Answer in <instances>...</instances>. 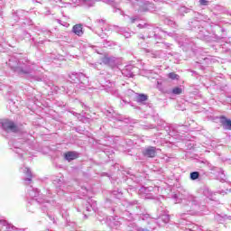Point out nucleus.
<instances>
[{"label":"nucleus","instance_id":"obj_3","mask_svg":"<svg viewBox=\"0 0 231 231\" xmlns=\"http://www.w3.org/2000/svg\"><path fill=\"white\" fill-rule=\"evenodd\" d=\"M71 84H76L78 89H86L89 86V79L83 73L73 72L69 75Z\"/></svg>","mask_w":231,"mask_h":231},{"label":"nucleus","instance_id":"obj_47","mask_svg":"<svg viewBox=\"0 0 231 231\" xmlns=\"http://www.w3.org/2000/svg\"><path fill=\"white\" fill-rule=\"evenodd\" d=\"M0 86H1V81H0Z\"/></svg>","mask_w":231,"mask_h":231},{"label":"nucleus","instance_id":"obj_31","mask_svg":"<svg viewBox=\"0 0 231 231\" xmlns=\"http://www.w3.org/2000/svg\"><path fill=\"white\" fill-rule=\"evenodd\" d=\"M97 23H98L102 32H104V27H102V26H104V24H106V21L101 19V20H97Z\"/></svg>","mask_w":231,"mask_h":231},{"label":"nucleus","instance_id":"obj_25","mask_svg":"<svg viewBox=\"0 0 231 231\" xmlns=\"http://www.w3.org/2000/svg\"><path fill=\"white\" fill-rule=\"evenodd\" d=\"M168 78H170L171 80H179L180 79V76L174 72L169 73Z\"/></svg>","mask_w":231,"mask_h":231},{"label":"nucleus","instance_id":"obj_2","mask_svg":"<svg viewBox=\"0 0 231 231\" xmlns=\"http://www.w3.org/2000/svg\"><path fill=\"white\" fill-rule=\"evenodd\" d=\"M28 195L30 198H36L34 200H32V205L35 206L37 203L39 205H42V212H48V208L51 207V205L55 204L54 200H48L44 199V195H40L39 194V189H35L32 186H30L28 189Z\"/></svg>","mask_w":231,"mask_h":231},{"label":"nucleus","instance_id":"obj_7","mask_svg":"<svg viewBox=\"0 0 231 231\" xmlns=\"http://www.w3.org/2000/svg\"><path fill=\"white\" fill-rule=\"evenodd\" d=\"M24 140L18 139L16 141L11 140L9 141V145L11 146L12 151L16 152V154H19L20 156H23V143Z\"/></svg>","mask_w":231,"mask_h":231},{"label":"nucleus","instance_id":"obj_33","mask_svg":"<svg viewBox=\"0 0 231 231\" xmlns=\"http://www.w3.org/2000/svg\"><path fill=\"white\" fill-rule=\"evenodd\" d=\"M160 44H161V45H160L161 48H166V49H167V48H170V46H171L169 43H163V42H162V43H160Z\"/></svg>","mask_w":231,"mask_h":231},{"label":"nucleus","instance_id":"obj_18","mask_svg":"<svg viewBox=\"0 0 231 231\" xmlns=\"http://www.w3.org/2000/svg\"><path fill=\"white\" fill-rule=\"evenodd\" d=\"M22 171L23 174H25V176L27 177L24 179V181L30 183L32 181V171H30V168L27 167L22 168Z\"/></svg>","mask_w":231,"mask_h":231},{"label":"nucleus","instance_id":"obj_38","mask_svg":"<svg viewBox=\"0 0 231 231\" xmlns=\"http://www.w3.org/2000/svg\"><path fill=\"white\" fill-rule=\"evenodd\" d=\"M135 21H136L135 18H132V19H131V23H134Z\"/></svg>","mask_w":231,"mask_h":231},{"label":"nucleus","instance_id":"obj_6","mask_svg":"<svg viewBox=\"0 0 231 231\" xmlns=\"http://www.w3.org/2000/svg\"><path fill=\"white\" fill-rule=\"evenodd\" d=\"M134 6H139L140 12H147L154 10V4L147 2L145 0H129Z\"/></svg>","mask_w":231,"mask_h":231},{"label":"nucleus","instance_id":"obj_44","mask_svg":"<svg viewBox=\"0 0 231 231\" xmlns=\"http://www.w3.org/2000/svg\"><path fill=\"white\" fill-rule=\"evenodd\" d=\"M104 2H105V3H109V0H105Z\"/></svg>","mask_w":231,"mask_h":231},{"label":"nucleus","instance_id":"obj_42","mask_svg":"<svg viewBox=\"0 0 231 231\" xmlns=\"http://www.w3.org/2000/svg\"><path fill=\"white\" fill-rule=\"evenodd\" d=\"M116 120H118V122H122V120L120 119V117H117Z\"/></svg>","mask_w":231,"mask_h":231},{"label":"nucleus","instance_id":"obj_8","mask_svg":"<svg viewBox=\"0 0 231 231\" xmlns=\"http://www.w3.org/2000/svg\"><path fill=\"white\" fill-rule=\"evenodd\" d=\"M203 20V14L195 13L194 18L189 22V26L192 30L193 28H199L201 26V21Z\"/></svg>","mask_w":231,"mask_h":231},{"label":"nucleus","instance_id":"obj_40","mask_svg":"<svg viewBox=\"0 0 231 231\" xmlns=\"http://www.w3.org/2000/svg\"><path fill=\"white\" fill-rule=\"evenodd\" d=\"M140 39L144 40V39H145V37H143V35H141V36H140Z\"/></svg>","mask_w":231,"mask_h":231},{"label":"nucleus","instance_id":"obj_32","mask_svg":"<svg viewBox=\"0 0 231 231\" xmlns=\"http://www.w3.org/2000/svg\"><path fill=\"white\" fill-rule=\"evenodd\" d=\"M90 66L94 68V69H100L99 66H102V63H90Z\"/></svg>","mask_w":231,"mask_h":231},{"label":"nucleus","instance_id":"obj_16","mask_svg":"<svg viewBox=\"0 0 231 231\" xmlns=\"http://www.w3.org/2000/svg\"><path fill=\"white\" fill-rule=\"evenodd\" d=\"M220 124L223 125L224 129L231 131V120L225 116L220 117Z\"/></svg>","mask_w":231,"mask_h":231},{"label":"nucleus","instance_id":"obj_23","mask_svg":"<svg viewBox=\"0 0 231 231\" xmlns=\"http://www.w3.org/2000/svg\"><path fill=\"white\" fill-rule=\"evenodd\" d=\"M79 1H83V3H86L88 6H93L97 0H72V3H79Z\"/></svg>","mask_w":231,"mask_h":231},{"label":"nucleus","instance_id":"obj_14","mask_svg":"<svg viewBox=\"0 0 231 231\" xmlns=\"http://www.w3.org/2000/svg\"><path fill=\"white\" fill-rule=\"evenodd\" d=\"M64 158H65V160H67V162H71L73 160H77V158H79V152H68L64 154Z\"/></svg>","mask_w":231,"mask_h":231},{"label":"nucleus","instance_id":"obj_24","mask_svg":"<svg viewBox=\"0 0 231 231\" xmlns=\"http://www.w3.org/2000/svg\"><path fill=\"white\" fill-rule=\"evenodd\" d=\"M164 23L168 26H171L172 28H176V22H173L172 20H171V18H166L164 20Z\"/></svg>","mask_w":231,"mask_h":231},{"label":"nucleus","instance_id":"obj_30","mask_svg":"<svg viewBox=\"0 0 231 231\" xmlns=\"http://www.w3.org/2000/svg\"><path fill=\"white\" fill-rule=\"evenodd\" d=\"M181 88L178 87L172 89L173 95H181Z\"/></svg>","mask_w":231,"mask_h":231},{"label":"nucleus","instance_id":"obj_9","mask_svg":"<svg viewBox=\"0 0 231 231\" xmlns=\"http://www.w3.org/2000/svg\"><path fill=\"white\" fill-rule=\"evenodd\" d=\"M53 185L56 186L57 194L60 195L66 190V184L64 183L63 178H56L52 181Z\"/></svg>","mask_w":231,"mask_h":231},{"label":"nucleus","instance_id":"obj_27","mask_svg":"<svg viewBox=\"0 0 231 231\" xmlns=\"http://www.w3.org/2000/svg\"><path fill=\"white\" fill-rule=\"evenodd\" d=\"M161 219L165 224H167V223H169V221H171V217H169V215H162L161 217Z\"/></svg>","mask_w":231,"mask_h":231},{"label":"nucleus","instance_id":"obj_36","mask_svg":"<svg viewBox=\"0 0 231 231\" xmlns=\"http://www.w3.org/2000/svg\"><path fill=\"white\" fill-rule=\"evenodd\" d=\"M131 205H138V202L136 200L131 202Z\"/></svg>","mask_w":231,"mask_h":231},{"label":"nucleus","instance_id":"obj_15","mask_svg":"<svg viewBox=\"0 0 231 231\" xmlns=\"http://www.w3.org/2000/svg\"><path fill=\"white\" fill-rule=\"evenodd\" d=\"M115 31L117 32V33H121L125 37V39H129L131 37V32H127L125 28L124 27H118V26H114Z\"/></svg>","mask_w":231,"mask_h":231},{"label":"nucleus","instance_id":"obj_4","mask_svg":"<svg viewBox=\"0 0 231 231\" xmlns=\"http://www.w3.org/2000/svg\"><path fill=\"white\" fill-rule=\"evenodd\" d=\"M0 127L5 131V133H17V131H19L17 125L9 119L0 120Z\"/></svg>","mask_w":231,"mask_h":231},{"label":"nucleus","instance_id":"obj_19","mask_svg":"<svg viewBox=\"0 0 231 231\" xmlns=\"http://www.w3.org/2000/svg\"><path fill=\"white\" fill-rule=\"evenodd\" d=\"M101 62L107 66H114L115 65V58L105 56L102 58Z\"/></svg>","mask_w":231,"mask_h":231},{"label":"nucleus","instance_id":"obj_35","mask_svg":"<svg viewBox=\"0 0 231 231\" xmlns=\"http://www.w3.org/2000/svg\"><path fill=\"white\" fill-rule=\"evenodd\" d=\"M192 199H194V198L189 197V202L187 203V205H190V202L192 201Z\"/></svg>","mask_w":231,"mask_h":231},{"label":"nucleus","instance_id":"obj_13","mask_svg":"<svg viewBox=\"0 0 231 231\" xmlns=\"http://www.w3.org/2000/svg\"><path fill=\"white\" fill-rule=\"evenodd\" d=\"M204 196H206V201H216L217 199L216 193H213L208 189H204Z\"/></svg>","mask_w":231,"mask_h":231},{"label":"nucleus","instance_id":"obj_11","mask_svg":"<svg viewBox=\"0 0 231 231\" xmlns=\"http://www.w3.org/2000/svg\"><path fill=\"white\" fill-rule=\"evenodd\" d=\"M143 156L146 158H154L156 156V147L149 146L143 151Z\"/></svg>","mask_w":231,"mask_h":231},{"label":"nucleus","instance_id":"obj_21","mask_svg":"<svg viewBox=\"0 0 231 231\" xmlns=\"http://www.w3.org/2000/svg\"><path fill=\"white\" fill-rule=\"evenodd\" d=\"M148 97L145 94H139L136 96L135 100L138 104H143V102H147Z\"/></svg>","mask_w":231,"mask_h":231},{"label":"nucleus","instance_id":"obj_26","mask_svg":"<svg viewBox=\"0 0 231 231\" xmlns=\"http://www.w3.org/2000/svg\"><path fill=\"white\" fill-rule=\"evenodd\" d=\"M91 208H93L94 210H96L97 207L95 206V204L91 205V202H88L87 206H86V210L87 212H91Z\"/></svg>","mask_w":231,"mask_h":231},{"label":"nucleus","instance_id":"obj_10","mask_svg":"<svg viewBox=\"0 0 231 231\" xmlns=\"http://www.w3.org/2000/svg\"><path fill=\"white\" fill-rule=\"evenodd\" d=\"M0 231H24V229H19L14 225L7 223L6 220L0 218Z\"/></svg>","mask_w":231,"mask_h":231},{"label":"nucleus","instance_id":"obj_28","mask_svg":"<svg viewBox=\"0 0 231 231\" xmlns=\"http://www.w3.org/2000/svg\"><path fill=\"white\" fill-rule=\"evenodd\" d=\"M153 189L154 188H152V187L142 188L141 192H144V194H147V192H152V190H153Z\"/></svg>","mask_w":231,"mask_h":231},{"label":"nucleus","instance_id":"obj_12","mask_svg":"<svg viewBox=\"0 0 231 231\" xmlns=\"http://www.w3.org/2000/svg\"><path fill=\"white\" fill-rule=\"evenodd\" d=\"M146 53H149L150 57H152V59H162L163 57V51H151L146 49Z\"/></svg>","mask_w":231,"mask_h":231},{"label":"nucleus","instance_id":"obj_20","mask_svg":"<svg viewBox=\"0 0 231 231\" xmlns=\"http://www.w3.org/2000/svg\"><path fill=\"white\" fill-rule=\"evenodd\" d=\"M72 32L78 35L79 37L82 36L84 34V32H82V25L81 24H76L73 26Z\"/></svg>","mask_w":231,"mask_h":231},{"label":"nucleus","instance_id":"obj_39","mask_svg":"<svg viewBox=\"0 0 231 231\" xmlns=\"http://www.w3.org/2000/svg\"><path fill=\"white\" fill-rule=\"evenodd\" d=\"M199 5H203V0H199Z\"/></svg>","mask_w":231,"mask_h":231},{"label":"nucleus","instance_id":"obj_5","mask_svg":"<svg viewBox=\"0 0 231 231\" xmlns=\"http://www.w3.org/2000/svg\"><path fill=\"white\" fill-rule=\"evenodd\" d=\"M137 26L138 28H148V30H151L152 32V35L148 36V38L151 39L152 42H154L156 39L162 37V33H163V31H162V29L158 27L152 28L147 23H139Z\"/></svg>","mask_w":231,"mask_h":231},{"label":"nucleus","instance_id":"obj_45","mask_svg":"<svg viewBox=\"0 0 231 231\" xmlns=\"http://www.w3.org/2000/svg\"><path fill=\"white\" fill-rule=\"evenodd\" d=\"M185 201H186L185 199H182V200H181V203H185Z\"/></svg>","mask_w":231,"mask_h":231},{"label":"nucleus","instance_id":"obj_17","mask_svg":"<svg viewBox=\"0 0 231 231\" xmlns=\"http://www.w3.org/2000/svg\"><path fill=\"white\" fill-rule=\"evenodd\" d=\"M213 174H215L216 178L219 180V181H225V172L221 168H216V171H214Z\"/></svg>","mask_w":231,"mask_h":231},{"label":"nucleus","instance_id":"obj_29","mask_svg":"<svg viewBox=\"0 0 231 231\" xmlns=\"http://www.w3.org/2000/svg\"><path fill=\"white\" fill-rule=\"evenodd\" d=\"M179 11H180V14H189V12L190 11V9H189V8H187V7H185V6H182V7L180 8Z\"/></svg>","mask_w":231,"mask_h":231},{"label":"nucleus","instance_id":"obj_22","mask_svg":"<svg viewBox=\"0 0 231 231\" xmlns=\"http://www.w3.org/2000/svg\"><path fill=\"white\" fill-rule=\"evenodd\" d=\"M189 179L191 180V181H196V180H199V171L190 172Z\"/></svg>","mask_w":231,"mask_h":231},{"label":"nucleus","instance_id":"obj_34","mask_svg":"<svg viewBox=\"0 0 231 231\" xmlns=\"http://www.w3.org/2000/svg\"><path fill=\"white\" fill-rule=\"evenodd\" d=\"M204 167H205L206 171H207L208 169H212V166L209 165L208 163L205 162H204Z\"/></svg>","mask_w":231,"mask_h":231},{"label":"nucleus","instance_id":"obj_37","mask_svg":"<svg viewBox=\"0 0 231 231\" xmlns=\"http://www.w3.org/2000/svg\"><path fill=\"white\" fill-rule=\"evenodd\" d=\"M207 0H203V5L205 6V5H207Z\"/></svg>","mask_w":231,"mask_h":231},{"label":"nucleus","instance_id":"obj_1","mask_svg":"<svg viewBox=\"0 0 231 231\" xmlns=\"http://www.w3.org/2000/svg\"><path fill=\"white\" fill-rule=\"evenodd\" d=\"M12 71L19 75V77H26L31 79V80H36L37 82L42 81V77L37 76L36 73L39 71V67L37 65L26 60H17L15 56L9 58L8 62Z\"/></svg>","mask_w":231,"mask_h":231},{"label":"nucleus","instance_id":"obj_46","mask_svg":"<svg viewBox=\"0 0 231 231\" xmlns=\"http://www.w3.org/2000/svg\"><path fill=\"white\" fill-rule=\"evenodd\" d=\"M155 44H160V42H155Z\"/></svg>","mask_w":231,"mask_h":231},{"label":"nucleus","instance_id":"obj_43","mask_svg":"<svg viewBox=\"0 0 231 231\" xmlns=\"http://www.w3.org/2000/svg\"><path fill=\"white\" fill-rule=\"evenodd\" d=\"M208 60V58H205V59H204V61H205V62H207Z\"/></svg>","mask_w":231,"mask_h":231},{"label":"nucleus","instance_id":"obj_41","mask_svg":"<svg viewBox=\"0 0 231 231\" xmlns=\"http://www.w3.org/2000/svg\"><path fill=\"white\" fill-rule=\"evenodd\" d=\"M131 68H132L131 66H127L126 69H131Z\"/></svg>","mask_w":231,"mask_h":231}]
</instances>
